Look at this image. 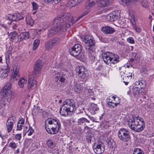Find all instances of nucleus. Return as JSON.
Returning <instances> with one entry per match:
<instances>
[{"mask_svg":"<svg viewBox=\"0 0 154 154\" xmlns=\"http://www.w3.org/2000/svg\"><path fill=\"white\" fill-rule=\"evenodd\" d=\"M139 116L137 115H132L129 117L127 122L129 127L132 131L135 132H140L145 127V123L140 124L137 120Z\"/></svg>","mask_w":154,"mask_h":154,"instance_id":"1","label":"nucleus"},{"mask_svg":"<svg viewBox=\"0 0 154 154\" xmlns=\"http://www.w3.org/2000/svg\"><path fill=\"white\" fill-rule=\"evenodd\" d=\"M45 127L47 131L49 134H54L58 131L61 125L58 119H50L45 121Z\"/></svg>","mask_w":154,"mask_h":154,"instance_id":"2","label":"nucleus"},{"mask_svg":"<svg viewBox=\"0 0 154 154\" xmlns=\"http://www.w3.org/2000/svg\"><path fill=\"white\" fill-rule=\"evenodd\" d=\"M11 87L10 83H7L2 90V96L1 102L3 105L5 106L10 103L11 97V93L10 89Z\"/></svg>","mask_w":154,"mask_h":154,"instance_id":"3","label":"nucleus"},{"mask_svg":"<svg viewBox=\"0 0 154 154\" xmlns=\"http://www.w3.org/2000/svg\"><path fill=\"white\" fill-rule=\"evenodd\" d=\"M102 58L107 64L111 66L115 65L119 61V55L109 52H107L102 54Z\"/></svg>","mask_w":154,"mask_h":154,"instance_id":"4","label":"nucleus"},{"mask_svg":"<svg viewBox=\"0 0 154 154\" xmlns=\"http://www.w3.org/2000/svg\"><path fill=\"white\" fill-rule=\"evenodd\" d=\"M71 17L69 13H65L61 17L55 18L53 22L54 29H63L64 23L70 19Z\"/></svg>","mask_w":154,"mask_h":154,"instance_id":"5","label":"nucleus"},{"mask_svg":"<svg viewBox=\"0 0 154 154\" xmlns=\"http://www.w3.org/2000/svg\"><path fill=\"white\" fill-rule=\"evenodd\" d=\"M76 72L78 73V76L81 81L85 82L88 76V72L86 69L83 66L77 67Z\"/></svg>","mask_w":154,"mask_h":154,"instance_id":"6","label":"nucleus"},{"mask_svg":"<svg viewBox=\"0 0 154 154\" xmlns=\"http://www.w3.org/2000/svg\"><path fill=\"white\" fill-rule=\"evenodd\" d=\"M117 135L119 139L124 142H127L131 138L130 132L126 129L122 128L120 129Z\"/></svg>","mask_w":154,"mask_h":154,"instance_id":"7","label":"nucleus"},{"mask_svg":"<svg viewBox=\"0 0 154 154\" xmlns=\"http://www.w3.org/2000/svg\"><path fill=\"white\" fill-rule=\"evenodd\" d=\"M83 41L86 43L85 49L86 50H93L95 45V41L89 35L83 36Z\"/></svg>","mask_w":154,"mask_h":154,"instance_id":"8","label":"nucleus"},{"mask_svg":"<svg viewBox=\"0 0 154 154\" xmlns=\"http://www.w3.org/2000/svg\"><path fill=\"white\" fill-rule=\"evenodd\" d=\"M82 50V46L80 44H78L75 45L69 50V52L71 55L76 57L81 54Z\"/></svg>","mask_w":154,"mask_h":154,"instance_id":"9","label":"nucleus"},{"mask_svg":"<svg viewBox=\"0 0 154 154\" xmlns=\"http://www.w3.org/2000/svg\"><path fill=\"white\" fill-rule=\"evenodd\" d=\"M94 152L97 154H101L104 151L105 146L102 142H99L98 143H95L93 146Z\"/></svg>","mask_w":154,"mask_h":154,"instance_id":"10","label":"nucleus"},{"mask_svg":"<svg viewBox=\"0 0 154 154\" xmlns=\"http://www.w3.org/2000/svg\"><path fill=\"white\" fill-rule=\"evenodd\" d=\"M55 81L58 84L61 85L65 82L67 76L63 73L57 72L55 74Z\"/></svg>","mask_w":154,"mask_h":154,"instance_id":"11","label":"nucleus"},{"mask_svg":"<svg viewBox=\"0 0 154 154\" xmlns=\"http://www.w3.org/2000/svg\"><path fill=\"white\" fill-rule=\"evenodd\" d=\"M64 105L69 110V111L72 112L74 111L75 109V102L72 99H68L65 102Z\"/></svg>","mask_w":154,"mask_h":154,"instance_id":"12","label":"nucleus"},{"mask_svg":"<svg viewBox=\"0 0 154 154\" xmlns=\"http://www.w3.org/2000/svg\"><path fill=\"white\" fill-rule=\"evenodd\" d=\"M120 17V15L118 12L116 13V12H112L106 16V19L107 21L113 22L119 19Z\"/></svg>","mask_w":154,"mask_h":154,"instance_id":"13","label":"nucleus"},{"mask_svg":"<svg viewBox=\"0 0 154 154\" xmlns=\"http://www.w3.org/2000/svg\"><path fill=\"white\" fill-rule=\"evenodd\" d=\"M15 118L14 116H11L9 118L7 121L6 126L8 132L9 133L12 130L14 124L15 122Z\"/></svg>","mask_w":154,"mask_h":154,"instance_id":"14","label":"nucleus"},{"mask_svg":"<svg viewBox=\"0 0 154 154\" xmlns=\"http://www.w3.org/2000/svg\"><path fill=\"white\" fill-rule=\"evenodd\" d=\"M72 112L69 111V110L64 105L61 107L60 110V113L61 116H71L72 115Z\"/></svg>","mask_w":154,"mask_h":154,"instance_id":"15","label":"nucleus"},{"mask_svg":"<svg viewBox=\"0 0 154 154\" xmlns=\"http://www.w3.org/2000/svg\"><path fill=\"white\" fill-rule=\"evenodd\" d=\"M37 85V82L32 77H30L29 78L27 84V91L29 92L31 89L35 88Z\"/></svg>","mask_w":154,"mask_h":154,"instance_id":"16","label":"nucleus"},{"mask_svg":"<svg viewBox=\"0 0 154 154\" xmlns=\"http://www.w3.org/2000/svg\"><path fill=\"white\" fill-rule=\"evenodd\" d=\"M132 94L134 96L137 95H143L145 94V92L142 88L138 87H134L132 89Z\"/></svg>","mask_w":154,"mask_h":154,"instance_id":"17","label":"nucleus"},{"mask_svg":"<svg viewBox=\"0 0 154 154\" xmlns=\"http://www.w3.org/2000/svg\"><path fill=\"white\" fill-rule=\"evenodd\" d=\"M10 71L9 67H7L5 70H1L0 71V78L2 79L5 78L8 75V73Z\"/></svg>","mask_w":154,"mask_h":154,"instance_id":"18","label":"nucleus"},{"mask_svg":"<svg viewBox=\"0 0 154 154\" xmlns=\"http://www.w3.org/2000/svg\"><path fill=\"white\" fill-rule=\"evenodd\" d=\"M46 144L48 147L51 149H54L56 146L54 140L50 138L47 139L46 141Z\"/></svg>","mask_w":154,"mask_h":154,"instance_id":"19","label":"nucleus"},{"mask_svg":"<svg viewBox=\"0 0 154 154\" xmlns=\"http://www.w3.org/2000/svg\"><path fill=\"white\" fill-rule=\"evenodd\" d=\"M80 18V17H79L77 18H76L75 17H72L71 20V21L66 23L65 25L66 27L65 28V29H66V28H70V26H72L75 22L79 20Z\"/></svg>","mask_w":154,"mask_h":154,"instance_id":"20","label":"nucleus"},{"mask_svg":"<svg viewBox=\"0 0 154 154\" xmlns=\"http://www.w3.org/2000/svg\"><path fill=\"white\" fill-rule=\"evenodd\" d=\"M18 40L20 41L23 40L24 39H27L29 38L28 32H22L20 35L18 36Z\"/></svg>","mask_w":154,"mask_h":154,"instance_id":"21","label":"nucleus"},{"mask_svg":"<svg viewBox=\"0 0 154 154\" xmlns=\"http://www.w3.org/2000/svg\"><path fill=\"white\" fill-rule=\"evenodd\" d=\"M113 0H100L98 3L100 6L106 7L112 3Z\"/></svg>","mask_w":154,"mask_h":154,"instance_id":"22","label":"nucleus"},{"mask_svg":"<svg viewBox=\"0 0 154 154\" xmlns=\"http://www.w3.org/2000/svg\"><path fill=\"white\" fill-rule=\"evenodd\" d=\"M88 52V57L91 62H93L95 59V53L94 51L93 50H87Z\"/></svg>","mask_w":154,"mask_h":154,"instance_id":"23","label":"nucleus"},{"mask_svg":"<svg viewBox=\"0 0 154 154\" xmlns=\"http://www.w3.org/2000/svg\"><path fill=\"white\" fill-rule=\"evenodd\" d=\"M136 85H139L140 86V88H142L143 90H144V88L146 85V81L143 80H139L135 82Z\"/></svg>","mask_w":154,"mask_h":154,"instance_id":"24","label":"nucleus"},{"mask_svg":"<svg viewBox=\"0 0 154 154\" xmlns=\"http://www.w3.org/2000/svg\"><path fill=\"white\" fill-rule=\"evenodd\" d=\"M18 70V69H17L16 68L14 72L12 74L11 78V82L14 81L15 80L16 81L17 80V79L18 78L19 75V74Z\"/></svg>","mask_w":154,"mask_h":154,"instance_id":"25","label":"nucleus"},{"mask_svg":"<svg viewBox=\"0 0 154 154\" xmlns=\"http://www.w3.org/2000/svg\"><path fill=\"white\" fill-rule=\"evenodd\" d=\"M82 89L81 85L78 83H76L73 88L75 92L77 93L81 92L82 91Z\"/></svg>","mask_w":154,"mask_h":154,"instance_id":"26","label":"nucleus"},{"mask_svg":"<svg viewBox=\"0 0 154 154\" xmlns=\"http://www.w3.org/2000/svg\"><path fill=\"white\" fill-rule=\"evenodd\" d=\"M120 101L119 100L117 103L109 101L106 104V105L109 107L113 108L116 107L119 104Z\"/></svg>","mask_w":154,"mask_h":154,"instance_id":"27","label":"nucleus"},{"mask_svg":"<svg viewBox=\"0 0 154 154\" xmlns=\"http://www.w3.org/2000/svg\"><path fill=\"white\" fill-rule=\"evenodd\" d=\"M27 80L25 78H21L19 81L18 84L20 88H23L27 83Z\"/></svg>","mask_w":154,"mask_h":154,"instance_id":"28","label":"nucleus"},{"mask_svg":"<svg viewBox=\"0 0 154 154\" xmlns=\"http://www.w3.org/2000/svg\"><path fill=\"white\" fill-rule=\"evenodd\" d=\"M26 20L27 24L31 26H32L34 24V20L32 19L31 17L29 15H28L26 16Z\"/></svg>","mask_w":154,"mask_h":154,"instance_id":"29","label":"nucleus"},{"mask_svg":"<svg viewBox=\"0 0 154 154\" xmlns=\"http://www.w3.org/2000/svg\"><path fill=\"white\" fill-rule=\"evenodd\" d=\"M82 0H69L68 4L71 7H74L77 5L78 3L82 1Z\"/></svg>","mask_w":154,"mask_h":154,"instance_id":"30","label":"nucleus"},{"mask_svg":"<svg viewBox=\"0 0 154 154\" xmlns=\"http://www.w3.org/2000/svg\"><path fill=\"white\" fill-rule=\"evenodd\" d=\"M50 40L52 44V45L54 46L58 44L60 40V38L56 37L51 39Z\"/></svg>","mask_w":154,"mask_h":154,"instance_id":"31","label":"nucleus"},{"mask_svg":"<svg viewBox=\"0 0 154 154\" xmlns=\"http://www.w3.org/2000/svg\"><path fill=\"white\" fill-rule=\"evenodd\" d=\"M6 19L10 20L12 21H17L16 17V14H9L7 17Z\"/></svg>","mask_w":154,"mask_h":154,"instance_id":"32","label":"nucleus"},{"mask_svg":"<svg viewBox=\"0 0 154 154\" xmlns=\"http://www.w3.org/2000/svg\"><path fill=\"white\" fill-rule=\"evenodd\" d=\"M90 123V121L85 118H82L78 119V123L79 125H81L82 124H84L85 123Z\"/></svg>","mask_w":154,"mask_h":154,"instance_id":"33","label":"nucleus"},{"mask_svg":"<svg viewBox=\"0 0 154 154\" xmlns=\"http://www.w3.org/2000/svg\"><path fill=\"white\" fill-rule=\"evenodd\" d=\"M98 0H89L87 4V8H89L95 5V3L97 2Z\"/></svg>","mask_w":154,"mask_h":154,"instance_id":"34","label":"nucleus"},{"mask_svg":"<svg viewBox=\"0 0 154 154\" xmlns=\"http://www.w3.org/2000/svg\"><path fill=\"white\" fill-rule=\"evenodd\" d=\"M131 22L133 27L134 29H137L138 28L136 25V18L134 16H132L131 17Z\"/></svg>","mask_w":154,"mask_h":154,"instance_id":"35","label":"nucleus"},{"mask_svg":"<svg viewBox=\"0 0 154 154\" xmlns=\"http://www.w3.org/2000/svg\"><path fill=\"white\" fill-rule=\"evenodd\" d=\"M37 65V64H36L35 63L34 73L36 75H38L40 73L42 69H39V68L40 66H38Z\"/></svg>","mask_w":154,"mask_h":154,"instance_id":"36","label":"nucleus"},{"mask_svg":"<svg viewBox=\"0 0 154 154\" xmlns=\"http://www.w3.org/2000/svg\"><path fill=\"white\" fill-rule=\"evenodd\" d=\"M57 29H49L48 32V37L50 38L56 33L57 32Z\"/></svg>","mask_w":154,"mask_h":154,"instance_id":"37","label":"nucleus"},{"mask_svg":"<svg viewBox=\"0 0 154 154\" xmlns=\"http://www.w3.org/2000/svg\"><path fill=\"white\" fill-rule=\"evenodd\" d=\"M99 109L97 105L94 103H92L91 105L90 110H91V112L94 113L95 111H97Z\"/></svg>","mask_w":154,"mask_h":154,"instance_id":"38","label":"nucleus"},{"mask_svg":"<svg viewBox=\"0 0 154 154\" xmlns=\"http://www.w3.org/2000/svg\"><path fill=\"white\" fill-rule=\"evenodd\" d=\"M75 113L77 114H79L83 113L84 111L85 112L84 108H82L80 106L76 107L75 106V109L74 110Z\"/></svg>","mask_w":154,"mask_h":154,"instance_id":"39","label":"nucleus"},{"mask_svg":"<svg viewBox=\"0 0 154 154\" xmlns=\"http://www.w3.org/2000/svg\"><path fill=\"white\" fill-rule=\"evenodd\" d=\"M52 43L50 40H49L46 44L45 45V48L48 50H49L52 49L53 47L54 46L52 45Z\"/></svg>","mask_w":154,"mask_h":154,"instance_id":"40","label":"nucleus"},{"mask_svg":"<svg viewBox=\"0 0 154 154\" xmlns=\"http://www.w3.org/2000/svg\"><path fill=\"white\" fill-rule=\"evenodd\" d=\"M40 43V40L38 39L35 40L33 43V47L32 49L33 50H35L38 46Z\"/></svg>","mask_w":154,"mask_h":154,"instance_id":"41","label":"nucleus"},{"mask_svg":"<svg viewBox=\"0 0 154 154\" xmlns=\"http://www.w3.org/2000/svg\"><path fill=\"white\" fill-rule=\"evenodd\" d=\"M144 154L143 151L140 148H136L133 151V154Z\"/></svg>","mask_w":154,"mask_h":154,"instance_id":"42","label":"nucleus"},{"mask_svg":"<svg viewBox=\"0 0 154 154\" xmlns=\"http://www.w3.org/2000/svg\"><path fill=\"white\" fill-rule=\"evenodd\" d=\"M106 34H112L115 32V29H101Z\"/></svg>","mask_w":154,"mask_h":154,"instance_id":"43","label":"nucleus"},{"mask_svg":"<svg viewBox=\"0 0 154 154\" xmlns=\"http://www.w3.org/2000/svg\"><path fill=\"white\" fill-rule=\"evenodd\" d=\"M17 33L16 32H11L9 35V38L12 40L14 39H15L16 36L17 35Z\"/></svg>","mask_w":154,"mask_h":154,"instance_id":"44","label":"nucleus"},{"mask_svg":"<svg viewBox=\"0 0 154 154\" xmlns=\"http://www.w3.org/2000/svg\"><path fill=\"white\" fill-rule=\"evenodd\" d=\"M61 0H44L45 2L49 3L54 2L55 4H57L60 2Z\"/></svg>","mask_w":154,"mask_h":154,"instance_id":"45","label":"nucleus"},{"mask_svg":"<svg viewBox=\"0 0 154 154\" xmlns=\"http://www.w3.org/2000/svg\"><path fill=\"white\" fill-rule=\"evenodd\" d=\"M10 55V51H7L5 55V59L6 63L7 65H8V63L9 62V56Z\"/></svg>","mask_w":154,"mask_h":154,"instance_id":"46","label":"nucleus"},{"mask_svg":"<svg viewBox=\"0 0 154 154\" xmlns=\"http://www.w3.org/2000/svg\"><path fill=\"white\" fill-rule=\"evenodd\" d=\"M141 4L143 7L146 8L147 7L148 4L146 0H143L141 2Z\"/></svg>","mask_w":154,"mask_h":154,"instance_id":"47","label":"nucleus"},{"mask_svg":"<svg viewBox=\"0 0 154 154\" xmlns=\"http://www.w3.org/2000/svg\"><path fill=\"white\" fill-rule=\"evenodd\" d=\"M35 63L37 64V65L38 66H40L39 67V69H42V61L40 60H38L36 61Z\"/></svg>","mask_w":154,"mask_h":154,"instance_id":"48","label":"nucleus"},{"mask_svg":"<svg viewBox=\"0 0 154 154\" xmlns=\"http://www.w3.org/2000/svg\"><path fill=\"white\" fill-rule=\"evenodd\" d=\"M90 10L89 9L84 11L82 13L81 15V17H83L86 15L90 12Z\"/></svg>","mask_w":154,"mask_h":154,"instance_id":"49","label":"nucleus"},{"mask_svg":"<svg viewBox=\"0 0 154 154\" xmlns=\"http://www.w3.org/2000/svg\"><path fill=\"white\" fill-rule=\"evenodd\" d=\"M16 14V17L17 19V21H19V20H21L23 18V17L22 16V14L19 13Z\"/></svg>","mask_w":154,"mask_h":154,"instance_id":"50","label":"nucleus"},{"mask_svg":"<svg viewBox=\"0 0 154 154\" xmlns=\"http://www.w3.org/2000/svg\"><path fill=\"white\" fill-rule=\"evenodd\" d=\"M17 145L14 142H11L9 143V146L13 149L16 148L17 147Z\"/></svg>","mask_w":154,"mask_h":154,"instance_id":"51","label":"nucleus"},{"mask_svg":"<svg viewBox=\"0 0 154 154\" xmlns=\"http://www.w3.org/2000/svg\"><path fill=\"white\" fill-rule=\"evenodd\" d=\"M33 132L34 130L32 129V128L30 126L29 129L27 131L28 135L29 136H30L32 135L33 134Z\"/></svg>","mask_w":154,"mask_h":154,"instance_id":"52","label":"nucleus"},{"mask_svg":"<svg viewBox=\"0 0 154 154\" xmlns=\"http://www.w3.org/2000/svg\"><path fill=\"white\" fill-rule=\"evenodd\" d=\"M127 41L131 44H133L134 43V40L133 38L131 37H130L127 38Z\"/></svg>","mask_w":154,"mask_h":154,"instance_id":"53","label":"nucleus"},{"mask_svg":"<svg viewBox=\"0 0 154 154\" xmlns=\"http://www.w3.org/2000/svg\"><path fill=\"white\" fill-rule=\"evenodd\" d=\"M91 128H89L88 126H85L84 128V132L87 133H88V132L91 131Z\"/></svg>","mask_w":154,"mask_h":154,"instance_id":"54","label":"nucleus"},{"mask_svg":"<svg viewBox=\"0 0 154 154\" xmlns=\"http://www.w3.org/2000/svg\"><path fill=\"white\" fill-rule=\"evenodd\" d=\"M115 143L113 140H112V142H111L110 143L108 144V146L111 148H112L114 147L115 146Z\"/></svg>","mask_w":154,"mask_h":154,"instance_id":"55","label":"nucleus"},{"mask_svg":"<svg viewBox=\"0 0 154 154\" xmlns=\"http://www.w3.org/2000/svg\"><path fill=\"white\" fill-rule=\"evenodd\" d=\"M133 74V71H131L130 72H127V77L128 78L130 77L131 78L132 77V74Z\"/></svg>","mask_w":154,"mask_h":154,"instance_id":"56","label":"nucleus"},{"mask_svg":"<svg viewBox=\"0 0 154 154\" xmlns=\"http://www.w3.org/2000/svg\"><path fill=\"white\" fill-rule=\"evenodd\" d=\"M21 134H16L15 136V138L16 139L18 140H20L21 139Z\"/></svg>","mask_w":154,"mask_h":154,"instance_id":"57","label":"nucleus"},{"mask_svg":"<svg viewBox=\"0 0 154 154\" xmlns=\"http://www.w3.org/2000/svg\"><path fill=\"white\" fill-rule=\"evenodd\" d=\"M32 5L33 8L34 10H35L38 8V5L35 2H32Z\"/></svg>","mask_w":154,"mask_h":154,"instance_id":"58","label":"nucleus"},{"mask_svg":"<svg viewBox=\"0 0 154 154\" xmlns=\"http://www.w3.org/2000/svg\"><path fill=\"white\" fill-rule=\"evenodd\" d=\"M23 125H22V124H19L18 123L17 124V130H20L22 129V127Z\"/></svg>","mask_w":154,"mask_h":154,"instance_id":"59","label":"nucleus"},{"mask_svg":"<svg viewBox=\"0 0 154 154\" xmlns=\"http://www.w3.org/2000/svg\"><path fill=\"white\" fill-rule=\"evenodd\" d=\"M112 140H113L112 138L110 137L108 138L106 140V143L108 144L109 143H110V142H112Z\"/></svg>","mask_w":154,"mask_h":154,"instance_id":"60","label":"nucleus"},{"mask_svg":"<svg viewBox=\"0 0 154 154\" xmlns=\"http://www.w3.org/2000/svg\"><path fill=\"white\" fill-rule=\"evenodd\" d=\"M86 90L88 91V92L89 94V95H93V92L92 90L91 89H88V90Z\"/></svg>","mask_w":154,"mask_h":154,"instance_id":"61","label":"nucleus"},{"mask_svg":"<svg viewBox=\"0 0 154 154\" xmlns=\"http://www.w3.org/2000/svg\"><path fill=\"white\" fill-rule=\"evenodd\" d=\"M24 121L25 120L24 119H21L19 120L18 123L19 124H22V125H23L24 123Z\"/></svg>","mask_w":154,"mask_h":154,"instance_id":"62","label":"nucleus"},{"mask_svg":"<svg viewBox=\"0 0 154 154\" xmlns=\"http://www.w3.org/2000/svg\"><path fill=\"white\" fill-rule=\"evenodd\" d=\"M141 72H144L145 73L146 72V69L144 67L142 68Z\"/></svg>","mask_w":154,"mask_h":154,"instance_id":"63","label":"nucleus"},{"mask_svg":"<svg viewBox=\"0 0 154 154\" xmlns=\"http://www.w3.org/2000/svg\"><path fill=\"white\" fill-rule=\"evenodd\" d=\"M133 57L136 60H137V59L139 58L138 56H137V54L135 53L133 54Z\"/></svg>","mask_w":154,"mask_h":154,"instance_id":"64","label":"nucleus"}]
</instances>
